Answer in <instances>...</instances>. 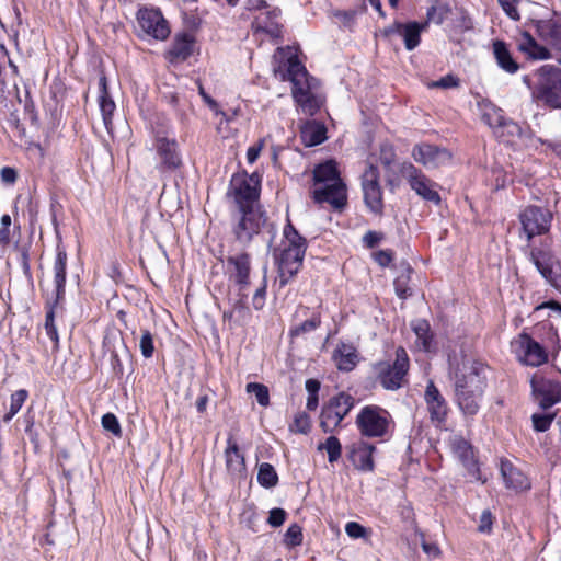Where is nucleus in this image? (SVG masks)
Masks as SVG:
<instances>
[{
    "label": "nucleus",
    "mask_w": 561,
    "mask_h": 561,
    "mask_svg": "<svg viewBox=\"0 0 561 561\" xmlns=\"http://www.w3.org/2000/svg\"><path fill=\"white\" fill-rule=\"evenodd\" d=\"M455 402L466 416H473L480 409V402L486 388V376L481 364H462L454 377Z\"/></svg>",
    "instance_id": "f257e3e1"
},
{
    "label": "nucleus",
    "mask_w": 561,
    "mask_h": 561,
    "mask_svg": "<svg viewBox=\"0 0 561 561\" xmlns=\"http://www.w3.org/2000/svg\"><path fill=\"white\" fill-rule=\"evenodd\" d=\"M537 104L550 110H561V68L546 64L533 75V79L524 78Z\"/></svg>",
    "instance_id": "f03ea898"
},
{
    "label": "nucleus",
    "mask_w": 561,
    "mask_h": 561,
    "mask_svg": "<svg viewBox=\"0 0 561 561\" xmlns=\"http://www.w3.org/2000/svg\"><path fill=\"white\" fill-rule=\"evenodd\" d=\"M236 225L233 226V234L236 240L247 245L255 234H259L262 229L266 228L272 234L268 240V245L274 241L276 228L273 224L268 222L267 216L261 206L238 208L234 216Z\"/></svg>",
    "instance_id": "7ed1b4c3"
},
{
    "label": "nucleus",
    "mask_w": 561,
    "mask_h": 561,
    "mask_svg": "<svg viewBox=\"0 0 561 561\" xmlns=\"http://www.w3.org/2000/svg\"><path fill=\"white\" fill-rule=\"evenodd\" d=\"M355 424L363 437L386 439L394 425L389 411L380 405H365L356 416Z\"/></svg>",
    "instance_id": "20e7f679"
},
{
    "label": "nucleus",
    "mask_w": 561,
    "mask_h": 561,
    "mask_svg": "<svg viewBox=\"0 0 561 561\" xmlns=\"http://www.w3.org/2000/svg\"><path fill=\"white\" fill-rule=\"evenodd\" d=\"M375 369L377 378L385 389L397 390L401 388L409 370V357L405 350L398 347L393 363L379 362Z\"/></svg>",
    "instance_id": "39448f33"
},
{
    "label": "nucleus",
    "mask_w": 561,
    "mask_h": 561,
    "mask_svg": "<svg viewBox=\"0 0 561 561\" xmlns=\"http://www.w3.org/2000/svg\"><path fill=\"white\" fill-rule=\"evenodd\" d=\"M355 404V399L350 393L344 391L339 392L336 396L323 405L320 416V427L324 433H332L340 426L344 417L350 413Z\"/></svg>",
    "instance_id": "423d86ee"
},
{
    "label": "nucleus",
    "mask_w": 561,
    "mask_h": 561,
    "mask_svg": "<svg viewBox=\"0 0 561 561\" xmlns=\"http://www.w3.org/2000/svg\"><path fill=\"white\" fill-rule=\"evenodd\" d=\"M261 176L254 172L251 175L234 174L230 182L229 194L233 196L238 208L260 206Z\"/></svg>",
    "instance_id": "0eeeda50"
},
{
    "label": "nucleus",
    "mask_w": 561,
    "mask_h": 561,
    "mask_svg": "<svg viewBox=\"0 0 561 561\" xmlns=\"http://www.w3.org/2000/svg\"><path fill=\"white\" fill-rule=\"evenodd\" d=\"M400 172L413 190L422 199L438 206L442 203L439 193L436 191V183L427 178L420 169L411 162H404Z\"/></svg>",
    "instance_id": "6e6552de"
},
{
    "label": "nucleus",
    "mask_w": 561,
    "mask_h": 561,
    "mask_svg": "<svg viewBox=\"0 0 561 561\" xmlns=\"http://www.w3.org/2000/svg\"><path fill=\"white\" fill-rule=\"evenodd\" d=\"M379 178V170L374 164H368L362 174L364 203L375 215H381L383 211L382 190Z\"/></svg>",
    "instance_id": "1a4fd4ad"
},
{
    "label": "nucleus",
    "mask_w": 561,
    "mask_h": 561,
    "mask_svg": "<svg viewBox=\"0 0 561 561\" xmlns=\"http://www.w3.org/2000/svg\"><path fill=\"white\" fill-rule=\"evenodd\" d=\"M273 255L277 264L278 283L285 287L300 271L305 259V253L275 248Z\"/></svg>",
    "instance_id": "9d476101"
},
{
    "label": "nucleus",
    "mask_w": 561,
    "mask_h": 561,
    "mask_svg": "<svg viewBox=\"0 0 561 561\" xmlns=\"http://www.w3.org/2000/svg\"><path fill=\"white\" fill-rule=\"evenodd\" d=\"M140 28L158 41H165L170 35V26L159 9L141 8L137 12Z\"/></svg>",
    "instance_id": "9b49d317"
},
{
    "label": "nucleus",
    "mask_w": 561,
    "mask_h": 561,
    "mask_svg": "<svg viewBox=\"0 0 561 561\" xmlns=\"http://www.w3.org/2000/svg\"><path fill=\"white\" fill-rule=\"evenodd\" d=\"M311 197L317 204H329L333 209L342 210L347 204V190L344 182H333L313 186Z\"/></svg>",
    "instance_id": "f8f14e48"
},
{
    "label": "nucleus",
    "mask_w": 561,
    "mask_h": 561,
    "mask_svg": "<svg viewBox=\"0 0 561 561\" xmlns=\"http://www.w3.org/2000/svg\"><path fill=\"white\" fill-rule=\"evenodd\" d=\"M519 219L528 240L549 229L550 214L540 207L528 206L522 211Z\"/></svg>",
    "instance_id": "ddd939ff"
},
{
    "label": "nucleus",
    "mask_w": 561,
    "mask_h": 561,
    "mask_svg": "<svg viewBox=\"0 0 561 561\" xmlns=\"http://www.w3.org/2000/svg\"><path fill=\"white\" fill-rule=\"evenodd\" d=\"M530 260L539 273L561 293V263L542 250L534 249Z\"/></svg>",
    "instance_id": "4468645a"
},
{
    "label": "nucleus",
    "mask_w": 561,
    "mask_h": 561,
    "mask_svg": "<svg viewBox=\"0 0 561 561\" xmlns=\"http://www.w3.org/2000/svg\"><path fill=\"white\" fill-rule=\"evenodd\" d=\"M531 389L535 400L543 410L561 401V382L553 379H531Z\"/></svg>",
    "instance_id": "2eb2a0df"
},
{
    "label": "nucleus",
    "mask_w": 561,
    "mask_h": 561,
    "mask_svg": "<svg viewBox=\"0 0 561 561\" xmlns=\"http://www.w3.org/2000/svg\"><path fill=\"white\" fill-rule=\"evenodd\" d=\"M412 157L425 168H438L450 162L451 153L446 149L431 144H419L413 147Z\"/></svg>",
    "instance_id": "dca6fc26"
},
{
    "label": "nucleus",
    "mask_w": 561,
    "mask_h": 561,
    "mask_svg": "<svg viewBox=\"0 0 561 561\" xmlns=\"http://www.w3.org/2000/svg\"><path fill=\"white\" fill-rule=\"evenodd\" d=\"M54 224L56 228V259L54 262L53 271H54V283H55V304H58L65 297L66 293V276H67V251L62 244V239L60 233L57 230L56 218H54Z\"/></svg>",
    "instance_id": "f3484780"
},
{
    "label": "nucleus",
    "mask_w": 561,
    "mask_h": 561,
    "mask_svg": "<svg viewBox=\"0 0 561 561\" xmlns=\"http://www.w3.org/2000/svg\"><path fill=\"white\" fill-rule=\"evenodd\" d=\"M229 277L233 279L239 287V291H244L250 285L251 257L243 252L238 255L227 257Z\"/></svg>",
    "instance_id": "a211bd4d"
},
{
    "label": "nucleus",
    "mask_w": 561,
    "mask_h": 561,
    "mask_svg": "<svg viewBox=\"0 0 561 561\" xmlns=\"http://www.w3.org/2000/svg\"><path fill=\"white\" fill-rule=\"evenodd\" d=\"M156 150L161 159L159 169L173 171L182 164L181 156L178 150V142L175 139H170L163 136H157Z\"/></svg>",
    "instance_id": "6ab92c4d"
},
{
    "label": "nucleus",
    "mask_w": 561,
    "mask_h": 561,
    "mask_svg": "<svg viewBox=\"0 0 561 561\" xmlns=\"http://www.w3.org/2000/svg\"><path fill=\"white\" fill-rule=\"evenodd\" d=\"M424 399L431 420L438 425L444 424L447 420L448 404L433 381L427 383Z\"/></svg>",
    "instance_id": "aec40b11"
},
{
    "label": "nucleus",
    "mask_w": 561,
    "mask_h": 561,
    "mask_svg": "<svg viewBox=\"0 0 561 561\" xmlns=\"http://www.w3.org/2000/svg\"><path fill=\"white\" fill-rule=\"evenodd\" d=\"M536 35L546 45L561 51V16L533 22Z\"/></svg>",
    "instance_id": "412c9836"
},
{
    "label": "nucleus",
    "mask_w": 561,
    "mask_h": 561,
    "mask_svg": "<svg viewBox=\"0 0 561 561\" xmlns=\"http://www.w3.org/2000/svg\"><path fill=\"white\" fill-rule=\"evenodd\" d=\"M519 353L523 355L520 359L529 366H540L548 360V354L545 348L529 334L523 332L518 336Z\"/></svg>",
    "instance_id": "4be33fe9"
},
{
    "label": "nucleus",
    "mask_w": 561,
    "mask_h": 561,
    "mask_svg": "<svg viewBox=\"0 0 561 561\" xmlns=\"http://www.w3.org/2000/svg\"><path fill=\"white\" fill-rule=\"evenodd\" d=\"M376 446L360 439L350 447V460L360 471H373L375 468L373 455Z\"/></svg>",
    "instance_id": "5701e85b"
},
{
    "label": "nucleus",
    "mask_w": 561,
    "mask_h": 561,
    "mask_svg": "<svg viewBox=\"0 0 561 561\" xmlns=\"http://www.w3.org/2000/svg\"><path fill=\"white\" fill-rule=\"evenodd\" d=\"M426 24L419 22L400 23L396 22L385 30L386 35L399 34L403 37L404 46L408 50H413L419 46L421 41V32Z\"/></svg>",
    "instance_id": "b1692460"
},
{
    "label": "nucleus",
    "mask_w": 561,
    "mask_h": 561,
    "mask_svg": "<svg viewBox=\"0 0 561 561\" xmlns=\"http://www.w3.org/2000/svg\"><path fill=\"white\" fill-rule=\"evenodd\" d=\"M500 471L507 489L517 492L530 489V481L527 476L510 460H501Z\"/></svg>",
    "instance_id": "393cba45"
},
{
    "label": "nucleus",
    "mask_w": 561,
    "mask_h": 561,
    "mask_svg": "<svg viewBox=\"0 0 561 561\" xmlns=\"http://www.w3.org/2000/svg\"><path fill=\"white\" fill-rule=\"evenodd\" d=\"M517 48L525 54L528 59L546 60L551 57V53L546 45L539 44L536 38L527 31L523 32L517 39Z\"/></svg>",
    "instance_id": "a878e982"
},
{
    "label": "nucleus",
    "mask_w": 561,
    "mask_h": 561,
    "mask_svg": "<svg viewBox=\"0 0 561 561\" xmlns=\"http://www.w3.org/2000/svg\"><path fill=\"white\" fill-rule=\"evenodd\" d=\"M99 106L102 114L103 123L108 133L113 130V113L116 108L115 102L110 95L107 88V79L102 75L99 79Z\"/></svg>",
    "instance_id": "bb28decb"
},
{
    "label": "nucleus",
    "mask_w": 561,
    "mask_h": 561,
    "mask_svg": "<svg viewBox=\"0 0 561 561\" xmlns=\"http://www.w3.org/2000/svg\"><path fill=\"white\" fill-rule=\"evenodd\" d=\"M226 468L230 476L241 477L245 471L244 456L241 454L237 442L230 435L225 449Z\"/></svg>",
    "instance_id": "cd10ccee"
},
{
    "label": "nucleus",
    "mask_w": 561,
    "mask_h": 561,
    "mask_svg": "<svg viewBox=\"0 0 561 561\" xmlns=\"http://www.w3.org/2000/svg\"><path fill=\"white\" fill-rule=\"evenodd\" d=\"M194 37L188 33H180L174 36L168 54L170 60H186L193 54Z\"/></svg>",
    "instance_id": "c85d7f7f"
},
{
    "label": "nucleus",
    "mask_w": 561,
    "mask_h": 561,
    "mask_svg": "<svg viewBox=\"0 0 561 561\" xmlns=\"http://www.w3.org/2000/svg\"><path fill=\"white\" fill-rule=\"evenodd\" d=\"M493 55L497 66L507 73H516L519 69L518 62L513 58L505 42L496 39L492 44Z\"/></svg>",
    "instance_id": "c756f323"
},
{
    "label": "nucleus",
    "mask_w": 561,
    "mask_h": 561,
    "mask_svg": "<svg viewBox=\"0 0 561 561\" xmlns=\"http://www.w3.org/2000/svg\"><path fill=\"white\" fill-rule=\"evenodd\" d=\"M313 186L333 182H343L337 164L334 160H328L316 165L312 172Z\"/></svg>",
    "instance_id": "7c9ffc66"
},
{
    "label": "nucleus",
    "mask_w": 561,
    "mask_h": 561,
    "mask_svg": "<svg viewBox=\"0 0 561 561\" xmlns=\"http://www.w3.org/2000/svg\"><path fill=\"white\" fill-rule=\"evenodd\" d=\"M311 84L305 87L293 88V96L295 101L302 107L304 112L313 115L320 108V101L310 91Z\"/></svg>",
    "instance_id": "2f4dec72"
},
{
    "label": "nucleus",
    "mask_w": 561,
    "mask_h": 561,
    "mask_svg": "<svg viewBox=\"0 0 561 561\" xmlns=\"http://www.w3.org/2000/svg\"><path fill=\"white\" fill-rule=\"evenodd\" d=\"M284 248L286 250L298 252L306 254L308 242L305 237H302L298 230L294 227L291 221L288 219L286 226L284 227Z\"/></svg>",
    "instance_id": "473e14b6"
},
{
    "label": "nucleus",
    "mask_w": 561,
    "mask_h": 561,
    "mask_svg": "<svg viewBox=\"0 0 561 561\" xmlns=\"http://www.w3.org/2000/svg\"><path fill=\"white\" fill-rule=\"evenodd\" d=\"M411 328L416 335V342L423 351L430 352L433 346V334L430 323L426 320L419 319L411 323Z\"/></svg>",
    "instance_id": "72a5a7b5"
},
{
    "label": "nucleus",
    "mask_w": 561,
    "mask_h": 561,
    "mask_svg": "<svg viewBox=\"0 0 561 561\" xmlns=\"http://www.w3.org/2000/svg\"><path fill=\"white\" fill-rule=\"evenodd\" d=\"M333 358L339 370L351 371L357 364V354L351 346L343 345L334 352Z\"/></svg>",
    "instance_id": "f704fd0d"
},
{
    "label": "nucleus",
    "mask_w": 561,
    "mask_h": 561,
    "mask_svg": "<svg viewBox=\"0 0 561 561\" xmlns=\"http://www.w3.org/2000/svg\"><path fill=\"white\" fill-rule=\"evenodd\" d=\"M288 77L293 82V88L305 87L309 84V75L306 67L295 57L288 59Z\"/></svg>",
    "instance_id": "c9c22d12"
},
{
    "label": "nucleus",
    "mask_w": 561,
    "mask_h": 561,
    "mask_svg": "<svg viewBox=\"0 0 561 561\" xmlns=\"http://www.w3.org/2000/svg\"><path fill=\"white\" fill-rule=\"evenodd\" d=\"M494 134L502 139L503 142L513 145L517 139L522 138V127L511 118H506L501 127Z\"/></svg>",
    "instance_id": "e433bc0d"
},
{
    "label": "nucleus",
    "mask_w": 561,
    "mask_h": 561,
    "mask_svg": "<svg viewBox=\"0 0 561 561\" xmlns=\"http://www.w3.org/2000/svg\"><path fill=\"white\" fill-rule=\"evenodd\" d=\"M412 272V267L409 264H405L401 273L396 277L393 282L396 294L401 299H407L413 295V290L409 286Z\"/></svg>",
    "instance_id": "4c0bfd02"
},
{
    "label": "nucleus",
    "mask_w": 561,
    "mask_h": 561,
    "mask_svg": "<svg viewBox=\"0 0 561 561\" xmlns=\"http://www.w3.org/2000/svg\"><path fill=\"white\" fill-rule=\"evenodd\" d=\"M482 121L491 127L494 131L497 129V127H501V125L506 119L503 110L500 107H496L492 103L484 104L482 107Z\"/></svg>",
    "instance_id": "58836bf2"
},
{
    "label": "nucleus",
    "mask_w": 561,
    "mask_h": 561,
    "mask_svg": "<svg viewBox=\"0 0 561 561\" xmlns=\"http://www.w3.org/2000/svg\"><path fill=\"white\" fill-rule=\"evenodd\" d=\"M321 324V316L319 312H312L305 321L294 325L289 330V336L298 337L310 333L318 329Z\"/></svg>",
    "instance_id": "ea45409f"
},
{
    "label": "nucleus",
    "mask_w": 561,
    "mask_h": 561,
    "mask_svg": "<svg viewBox=\"0 0 561 561\" xmlns=\"http://www.w3.org/2000/svg\"><path fill=\"white\" fill-rule=\"evenodd\" d=\"M301 139L308 147L318 146L325 140V128L320 125L306 127L301 130Z\"/></svg>",
    "instance_id": "a19ab883"
},
{
    "label": "nucleus",
    "mask_w": 561,
    "mask_h": 561,
    "mask_svg": "<svg viewBox=\"0 0 561 561\" xmlns=\"http://www.w3.org/2000/svg\"><path fill=\"white\" fill-rule=\"evenodd\" d=\"M257 481L266 489L275 486L278 483V476L275 468L268 462L261 463L259 466Z\"/></svg>",
    "instance_id": "79ce46f5"
},
{
    "label": "nucleus",
    "mask_w": 561,
    "mask_h": 561,
    "mask_svg": "<svg viewBox=\"0 0 561 561\" xmlns=\"http://www.w3.org/2000/svg\"><path fill=\"white\" fill-rule=\"evenodd\" d=\"M319 451H327L330 463L336 462L342 454V445L336 436H329L325 442L318 445Z\"/></svg>",
    "instance_id": "37998d69"
},
{
    "label": "nucleus",
    "mask_w": 561,
    "mask_h": 561,
    "mask_svg": "<svg viewBox=\"0 0 561 561\" xmlns=\"http://www.w3.org/2000/svg\"><path fill=\"white\" fill-rule=\"evenodd\" d=\"M28 392L25 389H20L11 394L10 410L3 416V422L9 423L13 416L21 410L26 401Z\"/></svg>",
    "instance_id": "c03bdc74"
},
{
    "label": "nucleus",
    "mask_w": 561,
    "mask_h": 561,
    "mask_svg": "<svg viewBox=\"0 0 561 561\" xmlns=\"http://www.w3.org/2000/svg\"><path fill=\"white\" fill-rule=\"evenodd\" d=\"M247 392L254 394L260 405L267 407L270 404L268 388L265 385L257 382H249L247 385Z\"/></svg>",
    "instance_id": "a18cd8bd"
},
{
    "label": "nucleus",
    "mask_w": 561,
    "mask_h": 561,
    "mask_svg": "<svg viewBox=\"0 0 561 561\" xmlns=\"http://www.w3.org/2000/svg\"><path fill=\"white\" fill-rule=\"evenodd\" d=\"M302 542V529L298 524H293L288 527L287 531L284 535V543L294 548L300 546Z\"/></svg>",
    "instance_id": "49530a36"
},
{
    "label": "nucleus",
    "mask_w": 561,
    "mask_h": 561,
    "mask_svg": "<svg viewBox=\"0 0 561 561\" xmlns=\"http://www.w3.org/2000/svg\"><path fill=\"white\" fill-rule=\"evenodd\" d=\"M139 347H140L141 355L145 358L152 357L153 352H154L153 336H152L151 332L147 329L141 330Z\"/></svg>",
    "instance_id": "de8ad7c7"
},
{
    "label": "nucleus",
    "mask_w": 561,
    "mask_h": 561,
    "mask_svg": "<svg viewBox=\"0 0 561 561\" xmlns=\"http://www.w3.org/2000/svg\"><path fill=\"white\" fill-rule=\"evenodd\" d=\"M291 432L306 434L310 430V417L307 413H298L289 425Z\"/></svg>",
    "instance_id": "09e8293b"
},
{
    "label": "nucleus",
    "mask_w": 561,
    "mask_h": 561,
    "mask_svg": "<svg viewBox=\"0 0 561 561\" xmlns=\"http://www.w3.org/2000/svg\"><path fill=\"white\" fill-rule=\"evenodd\" d=\"M553 419H554V414H550V413L533 414L531 421H533L534 430L537 432H546L550 427Z\"/></svg>",
    "instance_id": "8fccbe9b"
},
{
    "label": "nucleus",
    "mask_w": 561,
    "mask_h": 561,
    "mask_svg": "<svg viewBox=\"0 0 561 561\" xmlns=\"http://www.w3.org/2000/svg\"><path fill=\"white\" fill-rule=\"evenodd\" d=\"M102 426L104 430L111 432L113 435L121 437L122 428L115 414L106 413L102 416Z\"/></svg>",
    "instance_id": "3c124183"
},
{
    "label": "nucleus",
    "mask_w": 561,
    "mask_h": 561,
    "mask_svg": "<svg viewBox=\"0 0 561 561\" xmlns=\"http://www.w3.org/2000/svg\"><path fill=\"white\" fill-rule=\"evenodd\" d=\"M460 80L454 75H446L437 81H433L431 88L449 89L459 87Z\"/></svg>",
    "instance_id": "603ef678"
},
{
    "label": "nucleus",
    "mask_w": 561,
    "mask_h": 561,
    "mask_svg": "<svg viewBox=\"0 0 561 561\" xmlns=\"http://www.w3.org/2000/svg\"><path fill=\"white\" fill-rule=\"evenodd\" d=\"M345 533L354 539L364 538L368 534L367 529L356 522H348L345 525Z\"/></svg>",
    "instance_id": "864d4df0"
},
{
    "label": "nucleus",
    "mask_w": 561,
    "mask_h": 561,
    "mask_svg": "<svg viewBox=\"0 0 561 561\" xmlns=\"http://www.w3.org/2000/svg\"><path fill=\"white\" fill-rule=\"evenodd\" d=\"M266 286V278L264 277L262 285L255 290L252 298V305L255 310H261L265 305Z\"/></svg>",
    "instance_id": "5fc2aeb1"
},
{
    "label": "nucleus",
    "mask_w": 561,
    "mask_h": 561,
    "mask_svg": "<svg viewBox=\"0 0 561 561\" xmlns=\"http://www.w3.org/2000/svg\"><path fill=\"white\" fill-rule=\"evenodd\" d=\"M462 462H463V466L467 468L468 473L473 479H476L478 481H481L482 483H484L486 481L485 479H482V477L480 474V469H479V466H478V461L472 458V455L463 458Z\"/></svg>",
    "instance_id": "6e6d98bb"
},
{
    "label": "nucleus",
    "mask_w": 561,
    "mask_h": 561,
    "mask_svg": "<svg viewBox=\"0 0 561 561\" xmlns=\"http://www.w3.org/2000/svg\"><path fill=\"white\" fill-rule=\"evenodd\" d=\"M286 516H287V514L283 508H278V507L273 508L270 511L267 523L272 527H279L280 525L284 524Z\"/></svg>",
    "instance_id": "4d7b16f0"
},
{
    "label": "nucleus",
    "mask_w": 561,
    "mask_h": 561,
    "mask_svg": "<svg viewBox=\"0 0 561 561\" xmlns=\"http://www.w3.org/2000/svg\"><path fill=\"white\" fill-rule=\"evenodd\" d=\"M383 239V234L381 232L369 230L363 237V242L366 248L373 249L378 245V243Z\"/></svg>",
    "instance_id": "13d9d810"
},
{
    "label": "nucleus",
    "mask_w": 561,
    "mask_h": 561,
    "mask_svg": "<svg viewBox=\"0 0 561 561\" xmlns=\"http://www.w3.org/2000/svg\"><path fill=\"white\" fill-rule=\"evenodd\" d=\"M111 366L114 374L117 377H122L124 374V366L121 355L116 348L111 350Z\"/></svg>",
    "instance_id": "bf43d9fd"
},
{
    "label": "nucleus",
    "mask_w": 561,
    "mask_h": 561,
    "mask_svg": "<svg viewBox=\"0 0 561 561\" xmlns=\"http://www.w3.org/2000/svg\"><path fill=\"white\" fill-rule=\"evenodd\" d=\"M493 524V516L489 510L482 512L480 516V524L478 526V530L480 533H491Z\"/></svg>",
    "instance_id": "052dcab7"
},
{
    "label": "nucleus",
    "mask_w": 561,
    "mask_h": 561,
    "mask_svg": "<svg viewBox=\"0 0 561 561\" xmlns=\"http://www.w3.org/2000/svg\"><path fill=\"white\" fill-rule=\"evenodd\" d=\"M374 260L381 267H387L393 260V252L391 250H379L374 253Z\"/></svg>",
    "instance_id": "680f3d73"
},
{
    "label": "nucleus",
    "mask_w": 561,
    "mask_h": 561,
    "mask_svg": "<svg viewBox=\"0 0 561 561\" xmlns=\"http://www.w3.org/2000/svg\"><path fill=\"white\" fill-rule=\"evenodd\" d=\"M504 12L512 19L518 20L519 13L516 8V0H497Z\"/></svg>",
    "instance_id": "e2e57ef3"
},
{
    "label": "nucleus",
    "mask_w": 561,
    "mask_h": 561,
    "mask_svg": "<svg viewBox=\"0 0 561 561\" xmlns=\"http://www.w3.org/2000/svg\"><path fill=\"white\" fill-rule=\"evenodd\" d=\"M455 448L461 456V459L472 455L471 446L463 438H459L455 442Z\"/></svg>",
    "instance_id": "0e129e2a"
},
{
    "label": "nucleus",
    "mask_w": 561,
    "mask_h": 561,
    "mask_svg": "<svg viewBox=\"0 0 561 561\" xmlns=\"http://www.w3.org/2000/svg\"><path fill=\"white\" fill-rule=\"evenodd\" d=\"M1 180L4 183L12 184L16 181L18 173L13 168L3 167L0 171Z\"/></svg>",
    "instance_id": "69168bd1"
},
{
    "label": "nucleus",
    "mask_w": 561,
    "mask_h": 561,
    "mask_svg": "<svg viewBox=\"0 0 561 561\" xmlns=\"http://www.w3.org/2000/svg\"><path fill=\"white\" fill-rule=\"evenodd\" d=\"M21 266L23 270V273L27 276L31 275V264H30V254L27 248L21 249Z\"/></svg>",
    "instance_id": "338daca9"
},
{
    "label": "nucleus",
    "mask_w": 561,
    "mask_h": 561,
    "mask_svg": "<svg viewBox=\"0 0 561 561\" xmlns=\"http://www.w3.org/2000/svg\"><path fill=\"white\" fill-rule=\"evenodd\" d=\"M263 148V140H261L256 146H252L247 151V159L249 163H253L260 156V152Z\"/></svg>",
    "instance_id": "774afa93"
}]
</instances>
